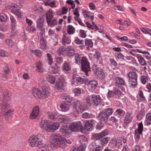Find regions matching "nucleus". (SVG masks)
I'll return each instance as SVG.
<instances>
[{"instance_id": "26", "label": "nucleus", "mask_w": 151, "mask_h": 151, "mask_svg": "<svg viewBox=\"0 0 151 151\" xmlns=\"http://www.w3.org/2000/svg\"><path fill=\"white\" fill-rule=\"evenodd\" d=\"M9 107V105L5 102H3L1 104L0 109L2 112H5L7 110V108Z\"/></svg>"}, {"instance_id": "64", "label": "nucleus", "mask_w": 151, "mask_h": 151, "mask_svg": "<svg viewBox=\"0 0 151 151\" xmlns=\"http://www.w3.org/2000/svg\"><path fill=\"white\" fill-rule=\"evenodd\" d=\"M39 29L41 31L40 32V35L41 37V38L43 37V36L45 32V28L43 27H42V29Z\"/></svg>"}, {"instance_id": "10", "label": "nucleus", "mask_w": 151, "mask_h": 151, "mask_svg": "<svg viewBox=\"0 0 151 151\" xmlns=\"http://www.w3.org/2000/svg\"><path fill=\"white\" fill-rule=\"evenodd\" d=\"M80 101L78 100H74V102L72 103V104H74V105L76 106V111L77 112L79 113H82L84 111V109H86L85 107H84L82 106L80 104Z\"/></svg>"}, {"instance_id": "17", "label": "nucleus", "mask_w": 151, "mask_h": 151, "mask_svg": "<svg viewBox=\"0 0 151 151\" xmlns=\"http://www.w3.org/2000/svg\"><path fill=\"white\" fill-rule=\"evenodd\" d=\"M138 129L135 131V135L136 137H139V134H142L143 131V126L142 122L140 123L138 125Z\"/></svg>"}, {"instance_id": "28", "label": "nucleus", "mask_w": 151, "mask_h": 151, "mask_svg": "<svg viewBox=\"0 0 151 151\" xmlns=\"http://www.w3.org/2000/svg\"><path fill=\"white\" fill-rule=\"evenodd\" d=\"M64 84L65 83L63 82V81H57L56 83V86L57 89L58 90L63 89V88L65 86Z\"/></svg>"}, {"instance_id": "29", "label": "nucleus", "mask_w": 151, "mask_h": 151, "mask_svg": "<svg viewBox=\"0 0 151 151\" xmlns=\"http://www.w3.org/2000/svg\"><path fill=\"white\" fill-rule=\"evenodd\" d=\"M46 41L43 37H42L40 40V47L42 49H46Z\"/></svg>"}, {"instance_id": "39", "label": "nucleus", "mask_w": 151, "mask_h": 151, "mask_svg": "<svg viewBox=\"0 0 151 151\" xmlns=\"http://www.w3.org/2000/svg\"><path fill=\"white\" fill-rule=\"evenodd\" d=\"M71 41L70 39L68 38L65 35H63L62 40L63 44L64 45L69 44L70 43Z\"/></svg>"}, {"instance_id": "59", "label": "nucleus", "mask_w": 151, "mask_h": 151, "mask_svg": "<svg viewBox=\"0 0 151 151\" xmlns=\"http://www.w3.org/2000/svg\"><path fill=\"white\" fill-rule=\"evenodd\" d=\"M97 66L95 64H93L92 67V70L95 73L99 69H100V68L97 67Z\"/></svg>"}, {"instance_id": "56", "label": "nucleus", "mask_w": 151, "mask_h": 151, "mask_svg": "<svg viewBox=\"0 0 151 151\" xmlns=\"http://www.w3.org/2000/svg\"><path fill=\"white\" fill-rule=\"evenodd\" d=\"M122 140L117 139V143L116 144V147H117V148H119L122 147Z\"/></svg>"}, {"instance_id": "20", "label": "nucleus", "mask_w": 151, "mask_h": 151, "mask_svg": "<svg viewBox=\"0 0 151 151\" xmlns=\"http://www.w3.org/2000/svg\"><path fill=\"white\" fill-rule=\"evenodd\" d=\"M87 79V78H82L81 77H77L74 78H73V79L75 83L80 84H82L83 83L85 84L86 81V80Z\"/></svg>"}, {"instance_id": "11", "label": "nucleus", "mask_w": 151, "mask_h": 151, "mask_svg": "<svg viewBox=\"0 0 151 151\" xmlns=\"http://www.w3.org/2000/svg\"><path fill=\"white\" fill-rule=\"evenodd\" d=\"M114 80L115 81V85L116 87L119 88V85L122 86H126V83L123 78L117 77L115 78Z\"/></svg>"}, {"instance_id": "13", "label": "nucleus", "mask_w": 151, "mask_h": 151, "mask_svg": "<svg viewBox=\"0 0 151 151\" xmlns=\"http://www.w3.org/2000/svg\"><path fill=\"white\" fill-rule=\"evenodd\" d=\"M108 131L107 130L105 129L99 134H96L93 135V138L96 140L100 139L108 134Z\"/></svg>"}, {"instance_id": "53", "label": "nucleus", "mask_w": 151, "mask_h": 151, "mask_svg": "<svg viewBox=\"0 0 151 151\" xmlns=\"http://www.w3.org/2000/svg\"><path fill=\"white\" fill-rule=\"evenodd\" d=\"M47 58L48 60V63L50 65L52 64V59L51 55L49 53L47 54Z\"/></svg>"}, {"instance_id": "37", "label": "nucleus", "mask_w": 151, "mask_h": 151, "mask_svg": "<svg viewBox=\"0 0 151 151\" xmlns=\"http://www.w3.org/2000/svg\"><path fill=\"white\" fill-rule=\"evenodd\" d=\"M67 32L69 35H72L74 33L75 28L71 25H69L68 27Z\"/></svg>"}, {"instance_id": "57", "label": "nucleus", "mask_w": 151, "mask_h": 151, "mask_svg": "<svg viewBox=\"0 0 151 151\" xmlns=\"http://www.w3.org/2000/svg\"><path fill=\"white\" fill-rule=\"evenodd\" d=\"M82 116L83 118L86 119L92 117L93 115L92 114H82Z\"/></svg>"}, {"instance_id": "48", "label": "nucleus", "mask_w": 151, "mask_h": 151, "mask_svg": "<svg viewBox=\"0 0 151 151\" xmlns=\"http://www.w3.org/2000/svg\"><path fill=\"white\" fill-rule=\"evenodd\" d=\"M147 119V124L150 125L151 124V114H147L146 116Z\"/></svg>"}, {"instance_id": "25", "label": "nucleus", "mask_w": 151, "mask_h": 151, "mask_svg": "<svg viewBox=\"0 0 151 151\" xmlns=\"http://www.w3.org/2000/svg\"><path fill=\"white\" fill-rule=\"evenodd\" d=\"M136 56L141 65L145 66L147 65L145 61L142 56L139 54H137L136 55Z\"/></svg>"}, {"instance_id": "40", "label": "nucleus", "mask_w": 151, "mask_h": 151, "mask_svg": "<svg viewBox=\"0 0 151 151\" xmlns=\"http://www.w3.org/2000/svg\"><path fill=\"white\" fill-rule=\"evenodd\" d=\"M117 139H113L110 141L109 145L111 147H116V144L117 143Z\"/></svg>"}, {"instance_id": "34", "label": "nucleus", "mask_w": 151, "mask_h": 151, "mask_svg": "<svg viewBox=\"0 0 151 151\" xmlns=\"http://www.w3.org/2000/svg\"><path fill=\"white\" fill-rule=\"evenodd\" d=\"M141 31L143 33L147 34L151 36V29L147 27H142L141 28Z\"/></svg>"}, {"instance_id": "4", "label": "nucleus", "mask_w": 151, "mask_h": 151, "mask_svg": "<svg viewBox=\"0 0 151 151\" xmlns=\"http://www.w3.org/2000/svg\"><path fill=\"white\" fill-rule=\"evenodd\" d=\"M49 88L47 87L42 86V91L37 89H32V93L36 99H39L41 97L45 98L49 95Z\"/></svg>"}, {"instance_id": "5", "label": "nucleus", "mask_w": 151, "mask_h": 151, "mask_svg": "<svg viewBox=\"0 0 151 151\" xmlns=\"http://www.w3.org/2000/svg\"><path fill=\"white\" fill-rule=\"evenodd\" d=\"M43 138V136L41 134L31 136L28 140L29 146L32 147H37L41 142Z\"/></svg>"}, {"instance_id": "1", "label": "nucleus", "mask_w": 151, "mask_h": 151, "mask_svg": "<svg viewBox=\"0 0 151 151\" xmlns=\"http://www.w3.org/2000/svg\"><path fill=\"white\" fill-rule=\"evenodd\" d=\"M81 55L78 53L75 54V59L76 63L77 64H81V67L82 70L85 72L87 76H88V72L90 70L89 64L88 63L87 60L85 58H83L81 61Z\"/></svg>"}, {"instance_id": "54", "label": "nucleus", "mask_w": 151, "mask_h": 151, "mask_svg": "<svg viewBox=\"0 0 151 151\" xmlns=\"http://www.w3.org/2000/svg\"><path fill=\"white\" fill-rule=\"evenodd\" d=\"M74 92L75 95H78L81 93V90L79 88H77L74 89Z\"/></svg>"}, {"instance_id": "6", "label": "nucleus", "mask_w": 151, "mask_h": 151, "mask_svg": "<svg viewBox=\"0 0 151 151\" xmlns=\"http://www.w3.org/2000/svg\"><path fill=\"white\" fill-rule=\"evenodd\" d=\"M129 78L128 82L131 86L135 87L137 86V73L133 71L130 72L128 74Z\"/></svg>"}, {"instance_id": "35", "label": "nucleus", "mask_w": 151, "mask_h": 151, "mask_svg": "<svg viewBox=\"0 0 151 151\" xmlns=\"http://www.w3.org/2000/svg\"><path fill=\"white\" fill-rule=\"evenodd\" d=\"M3 98L2 99L3 101L5 102L8 100L9 99V95L7 91L3 93Z\"/></svg>"}, {"instance_id": "33", "label": "nucleus", "mask_w": 151, "mask_h": 151, "mask_svg": "<svg viewBox=\"0 0 151 151\" xmlns=\"http://www.w3.org/2000/svg\"><path fill=\"white\" fill-rule=\"evenodd\" d=\"M68 129L67 125H63L60 129V131L62 133L68 134Z\"/></svg>"}, {"instance_id": "61", "label": "nucleus", "mask_w": 151, "mask_h": 151, "mask_svg": "<svg viewBox=\"0 0 151 151\" xmlns=\"http://www.w3.org/2000/svg\"><path fill=\"white\" fill-rule=\"evenodd\" d=\"M78 17H75V19L77 21L78 23L81 25L83 26H85V25L81 21V19L79 18H78Z\"/></svg>"}, {"instance_id": "22", "label": "nucleus", "mask_w": 151, "mask_h": 151, "mask_svg": "<svg viewBox=\"0 0 151 151\" xmlns=\"http://www.w3.org/2000/svg\"><path fill=\"white\" fill-rule=\"evenodd\" d=\"M43 19L42 17H39L36 22L37 23V27L39 29H41L42 27H43Z\"/></svg>"}, {"instance_id": "19", "label": "nucleus", "mask_w": 151, "mask_h": 151, "mask_svg": "<svg viewBox=\"0 0 151 151\" xmlns=\"http://www.w3.org/2000/svg\"><path fill=\"white\" fill-rule=\"evenodd\" d=\"M58 120L62 123H67L70 120V119L68 116L64 115H60L58 116Z\"/></svg>"}, {"instance_id": "46", "label": "nucleus", "mask_w": 151, "mask_h": 151, "mask_svg": "<svg viewBox=\"0 0 151 151\" xmlns=\"http://www.w3.org/2000/svg\"><path fill=\"white\" fill-rule=\"evenodd\" d=\"M113 112L112 109L109 108L103 110L101 112L99 113H112Z\"/></svg>"}, {"instance_id": "63", "label": "nucleus", "mask_w": 151, "mask_h": 151, "mask_svg": "<svg viewBox=\"0 0 151 151\" xmlns=\"http://www.w3.org/2000/svg\"><path fill=\"white\" fill-rule=\"evenodd\" d=\"M27 29L30 32H34L35 30V28L34 26H28L27 27Z\"/></svg>"}, {"instance_id": "2", "label": "nucleus", "mask_w": 151, "mask_h": 151, "mask_svg": "<svg viewBox=\"0 0 151 151\" xmlns=\"http://www.w3.org/2000/svg\"><path fill=\"white\" fill-rule=\"evenodd\" d=\"M50 140L53 145H55L63 149H64L66 146V143L64 141L63 138L60 136L52 135L50 137Z\"/></svg>"}, {"instance_id": "32", "label": "nucleus", "mask_w": 151, "mask_h": 151, "mask_svg": "<svg viewBox=\"0 0 151 151\" xmlns=\"http://www.w3.org/2000/svg\"><path fill=\"white\" fill-rule=\"evenodd\" d=\"M47 24L51 27L54 26L57 23V21L55 19L49 20L47 21Z\"/></svg>"}, {"instance_id": "42", "label": "nucleus", "mask_w": 151, "mask_h": 151, "mask_svg": "<svg viewBox=\"0 0 151 151\" xmlns=\"http://www.w3.org/2000/svg\"><path fill=\"white\" fill-rule=\"evenodd\" d=\"M66 50L67 49L66 48L60 47L58 50V52L59 54L63 55Z\"/></svg>"}, {"instance_id": "31", "label": "nucleus", "mask_w": 151, "mask_h": 151, "mask_svg": "<svg viewBox=\"0 0 151 151\" xmlns=\"http://www.w3.org/2000/svg\"><path fill=\"white\" fill-rule=\"evenodd\" d=\"M52 12L51 9H49V10L46 14V21L52 19L53 18V16L52 15Z\"/></svg>"}, {"instance_id": "18", "label": "nucleus", "mask_w": 151, "mask_h": 151, "mask_svg": "<svg viewBox=\"0 0 151 151\" xmlns=\"http://www.w3.org/2000/svg\"><path fill=\"white\" fill-rule=\"evenodd\" d=\"M66 51L68 56L70 57H73L75 53V49L71 46L67 47Z\"/></svg>"}, {"instance_id": "51", "label": "nucleus", "mask_w": 151, "mask_h": 151, "mask_svg": "<svg viewBox=\"0 0 151 151\" xmlns=\"http://www.w3.org/2000/svg\"><path fill=\"white\" fill-rule=\"evenodd\" d=\"M39 106H35L33 108L31 113H39Z\"/></svg>"}, {"instance_id": "27", "label": "nucleus", "mask_w": 151, "mask_h": 151, "mask_svg": "<svg viewBox=\"0 0 151 151\" xmlns=\"http://www.w3.org/2000/svg\"><path fill=\"white\" fill-rule=\"evenodd\" d=\"M132 119L130 114H127L124 121L125 125L127 126L132 121Z\"/></svg>"}, {"instance_id": "43", "label": "nucleus", "mask_w": 151, "mask_h": 151, "mask_svg": "<svg viewBox=\"0 0 151 151\" xmlns=\"http://www.w3.org/2000/svg\"><path fill=\"white\" fill-rule=\"evenodd\" d=\"M63 68L64 70L68 71L70 70L71 67L68 63H65L63 65Z\"/></svg>"}, {"instance_id": "47", "label": "nucleus", "mask_w": 151, "mask_h": 151, "mask_svg": "<svg viewBox=\"0 0 151 151\" xmlns=\"http://www.w3.org/2000/svg\"><path fill=\"white\" fill-rule=\"evenodd\" d=\"M85 44L88 46L91 47L93 46V43L92 42L91 40L90 39H86L85 40Z\"/></svg>"}, {"instance_id": "14", "label": "nucleus", "mask_w": 151, "mask_h": 151, "mask_svg": "<svg viewBox=\"0 0 151 151\" xmlns=\"http://www.w3.org/2000/svg\"><path fill=\"white\" fill-rule=\"evenodd\" d=\"M60 98L63 99H64L67 102L71 103L74 102V100L73 99V98L70 96L66 94V93H63L60 96Z\"/></svg>"}, {"instance_id": "41", "label": "nucleus", "mask_w": 151, "mask_h": 151, "mask_svg": "<svg viewBox=\"0 0 151 151\" xmlns=\"http://www.w3.org/2000/svg\"><path fill=\"white\" fill-rule=\"evenodd\" d=\"M10 19L11 23L12 28L14 30L15 29L14 26L16 24V21L14 17L11 16L10 17Z\"/></svg>"}, {"instance_id": "24", "label": "nucleus", "mask_w": 151, "mask_h": 151, "mask_svg": "<svg viewBox=\"0 0 151 151\" xmlns=\"http://www.w3.org/2000/svg\"><path fill=\"white\" fill-rule=\"evenodd\" d=\"M98 118L101 121L106 123L107 121L108 115L107 114H99Z\"/></svg>"}, {"instance_id": "9", "label": "nucleus", "mask_w": 151, "mask_h": 151, "mask_svg": "<svg viewBox=\"0 0 151 151\" xmlns=\"http://www.w3.org/2000/svg\"><path fill=\"white\" fill-rule=\"evenodd\" d=\"M81 126V122L79 121L70 123L69 127L70 129L72 132H78L79 131Z\"/></svg>"}, {"instance_id": "30", "label": "nucleus", "mask_w": 151, "mask_h": 151, "mask_svg": "<svg viewBox=\"0 0 151 151\" xmlns=\"http://www.w3.org/2000/svg\"><path fill=\"white\" fill-rule=\"evenodd\" d=\"M96 54L95 55V57L97 59V63L99 64H101L103 62V59L99 53V52L97 51L96 52Z\"/></svg>"}, {"instance_id": "16", "label": "nucleus", "mask_w": 151, "mask_h": 151, "mask_svg": "<svg viewBox=\"0 0 151 151\" xmlns=\"http://www.w3.org/2000/svg\"><path fill=\"white\" fill-rule=\"evenodd\" d=\"M36 150L37 151H48V147L47 144L41 142L38 146Z\"/></svg>"}, {"instance_id": "62", "label": "nucleus", "mask_w": 151, "mask_h": 151, "mask_svg": "<svg viewBox=\"0 0 151 151\" xmlns=\"http://www.w3.org/2000/svg\"><path fill=\"white\" fill-rule=\"evenodd\" d=\"M6 42L7 45L9 46H12L14 44V43L12 41V40L9 39H7L6 40Z\"/></svg>"}, {"instance_id": "45", "label": "nucleus", "mask_w": 151, "mask_h": 151, "mask_svg": "<svg viewBox=\"0 0 151 151\" xmlns=\"http://www.w3.org/2000/svg\"><path fill=\"white\" fill-rule=\"evenodd\" d=\"M36 66L39 72H41L43 70L42 68L41 64L40 62L38 61L36 63Z\"/></svg>"}, {"instance_id": "38", "label": "nucleus", "mask_w": 151, "mask_h": 151, "mask_svg": "<svg viewBox=\"0 0 151 151\" xmlns=\"http://www.w3.org/2000/svg\"><path fill=\"white\" fill-rule=\"evenodd\" d=\"M47 80L51 84L54 83L55 78V77L51 75H48L47 77Z\"/></svg>"}, {"instance_id": "58", "label": "nucleus", "mask_w": 151, "mask_h": 151, "mask_svg": "<svg viewBox=\"0 0 151 151\" xmlns=\"http://www.w3.org/2000/svg\"><path fill=\"white\" fill-rule=\"evenodd\" d=\"M6 52L2 50H0V56L1 57H5L7 56Z\"/></svg>"}, {"instance_id": "55", "label": "nucleus", "mask_w": 151, "mask_h": 151, "mask_svg": "<svg viewBox=\"0 0 151 151\" xmlns=\"http://www.w3.org/2000/svg\"><path fill=\"white\" fill-rule=\"evenodd\" d=\"M80 32L81 36L82 38H85L86 37V34L84 30L80 29Z\"/></svg>"}, {"instance_id": "44", "label": "nucleus", "mask_w": 151, "mask_h": 151, "mask_svg": "<svg viewBox=\"0 0 151 151\" xmlns=\"http://www.w3.org/2000/svg\"><path fill=\"white\" fill-rule=\"evenodd\" d=\"M7 17L4 13L0 14V21L1 22H4L6 20Z\"/></svg>"}, {"instance_id": "8", "label": "nucleus", "mask_w": 151, "mask_h": 151, "mask_svg": "<svg viewBox=\"0 0 151 151\" xmlns=\"http://www.w3.org/2000/svg\"><path fill=\"white\" fill-rule=\"evenodd\" d=\"M17 5L16 4L12 5L9 7L6 6V9H7L11 8V12L15 15H16L19 18H21L22 17V12L17 8Z\"/></svg>"}, {"instance_id": "52", "label": "nucleus", "mask_w": 151, "mask_h": 151, "mask_svg": "<svg viewBox=\"0 0 151 151\" xmlns=\"http://www.w3.org/2000/svg\"><path fill=\"white\" fill-rule=\"evenodd\" d=\"M48 116L50 119H58V116L57 114H48Z\"/></svg>"}, {"instance_id": "23", "label": "nucleus", "mask_w": 151, "mask_h": 151, "mask_svg": "<svg viewBox=\"0 0 151 151\" xmlns=\"http://www.w3.org/2000/svg\"><path fill=\"white\" fill-rule=\"evenodd\" d=\"M96 77L99 78L103 79L104 77V74L101 69H99L95 73Z\"/></svg>"}, {"instance_id": "15", "label": "nucleus", "mask_w": 151, "mask_h": 151, "mask_svg": "<svg viewBox=\"0 0 151 151\" xmlns=\"http://www.w3.org/2000/svg\"><path fill=\"white\" fill-rule=\"evenodd\" d=\"M86 82L85 84L89 86L92 88L95 89L97 86V82L96 81L94 80L89 81L87 78L86 79Z\"/></svg>"}, {"instance_id": "50", "label": "nucleus", "mask_w": 151, "mask_h": 151, "mask_svg": "<svg viewBox=\"0 0 151 151\" xmlns=\"http://www.w3.org/2000/svg\"><path fill=\"white\" fill-rule=\"evenodd\" d=\"M140 81L141 82L144 84L146 83L147 80V77L145 76H143L140 77Z\"/></svg>"}, {"instance_id": "21", "label": "nucleus", "mask_w": 151, "mask_h": 151, "mask_svg": "<svg viewBox=\"0 0 151 151\" xmlns=\"http://www.w3.org/2000/svg\"><path fill=\"white\" fill-rule=\"evenodd\" d=\"M60 126L59 123H52L51 122V126L50 127V132H53L55 130L58 129Z\"/></svg>"}, {"instance_id": "49", "label": "nucleus", "mask_w": 151, "mask_h": 151, "mask_svg": "<svg viewBox=\"0 0 151 151\" xmlns=\"http://www.w3.org/2000/svg\"><path fill=\"white\" fill-rule=\"evenodd\" d=\"M32 52L34 55L38 57L40 56L41 55L42 53V52L40 50H32Z\"/></svg>"}, {"instance_id": "36", "label": "nucleus", "mask_w": 151, "mask_h": 151, "mask_svg": "<svg viewBox=\"0 0 151 151\" xmlns=\"http://www.w3.org/2000/svg\"><path fill=\"white\" fill-rule=\"evenodd\" d=\"M60 107L63 111L65 112L68 110L69 106L68 105L64 103L61 104Z\"/></svg>"}, {"instance_id": "3", "label": "nucleus", "mask_w": 151, "mask_h": 151, "mask_svg": "<svg viewBox=\"0 0 151 151\" xmlns=\"http://www.w3.org/2000/svg\"><path fill=\"white\" fill-rule=\"evenodd\" d=\"M102 100V99L99 95H93L88 97L86 100L87 103L86 102L85 106H89L90 105V104L95 106H100L101 104Z\"/></svg>"}, {"instance_id": "7", "label": "nucleus", "mask_w": 151, "mask_h": 151, "mask_svg": "<svg viewBox=\"0 0 151 151\" xmlns=\"http://www.w3.org/2000/svg\"><path fill=\"white\" fill-rule=\"evenodd\" d=\"M51 122L45 120H42L40 122V126L42 130L50 132Z\"/></svg>"}, {"instance_id": "12", "label": "nucleus", "mask_w": 151, "mask_h": 151, "mask_svg": "<svg viewBox=\"0 0 151 151\" xmlns=\"http://www.w3.org/2000/svg\"><path fill=\"white\" fill-rule=\"evenodd\" d=\"M84 122L85 129L87 131H90L92 130L94 123L91 120H86Z\"/></svg>"}, {"instance_id": "60", "label": "nucleus", "mask_w": 151, "mask_h": 151, "mask_svg": "<svg viewBox=\"0 0 151 151\" xmlns=\"http://www.w3.org/2000/svg\"><path fill=\"white\" fill-rule=\"evenodd\" d=\"M48 4L51 7H54V5H55V1L48 0Z\"/></svg>"}]
</instances>
